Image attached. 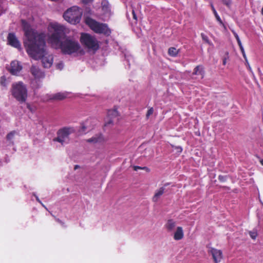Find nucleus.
<instances>
[{
	"instance_id": "1",
	"label": "nucleus",
	"mask_w": 263,
	"mask_h": 263,
	"mask_svg": "<svg viewBox=\"0 0 263 263\" xmlns=\"http://www.w3.org/2000/svg\"><path fill=\"white\" fill-rule=\"evenodd\" d=\"M21 23L26 39L24 47L28 55L35 60L41 59L44 68H50L53 63L52 55L45 56V34L39 33L32 29L30 25L24 20Z\"/></svg>"
},
{
	"instance_id": "2",
	"label": "nucleus",
	"mask_w": 263,
	"mask_h": 263,
	"mask_svg": "<svg viewBox=\"0 0 263 263\" xmlns=\"http://www.w3.org/2000/svg\"><path fill=\"white\" fill-rule=\"evenodd\" d=\"M54 32L50 35L48 42L55 49H60L62 53L70 55L77 52L80 48L79 43L69 37L66 38L65 27L58 24H53Z\"/></svg>"
},
{
	"instance_id": "3",
	"label": "nucleus",
	"mask_w": 263,
	"mask_h": 263,
	"mask_svg": "<svg viewBox=\"0 0 263 263\" xmlns=\"http://www.w3.org/2000/svg\"><path fill=\"white\" fill-rule=\"evenodd\" d=\"M11 92L12 96L21 103L25 102L27 98V87L22 82L13 83L11 86Z\"/></svg>"
},
{
	"instance_id": "4",
	"label": "nucleus",
	"mask_w": 263,
	"mask_h": 263,
	"mask_svg": "<svg viewBox=\"0 0 263 263\" xmlns=\"http://www.w3.org/2000/svg\"><path fill=\"white\" fill-rule=\"evenodd\" d=\"M82 15V10L79 7L73 6L64 13L63 17L68 23L76 24L80 22Z\"/></svg>"
},
{
	"instance_id": "5",
	"label": "nucleus",
	"mask_w": 263,
	"mask_h": 263,
	"mask_svg": "<svg viewBox=\"0 0 263 263\" xmlns=\"http://www.w3.org/2000/svg\"><path fill=\"white\" fill-rule=\"evenodd\" d=\"M86 22L91 29L97 33L106 35H109L111 33L110 29L106 24L99 23L90 18H88Z\"/></svg>"
},
{
	"instance_id": "6",
	"label": "nucleus",
	"mask_w": 263,
	"mask_h": 263,
	"mask_svg": "<svg viewBox=\"0 0 263 263\" xmlns=\"http://www.w3.org/2000/svg\"><path fill=\"white\" fill-rule=\"evenodd\" d=\"M80 42L86 47L93 50L99 48V44L96 39L89 34L83 33L81 34Z\"/></svg>"
},
{
	"instance_id": "7",
	"label": "nucleus",
	"mask_w": 263,
	"mask_h": 263,
	"mask_svg": "<svg viewBox=\"0 0 263 263\" xmlns=\"http://www.w3.org/2000/svg\"><path fill=\"white\" fill-rule=\"evenodd\" d=\"M75 132V129L72 127H64L59 129L57 132V137L53 139L54 141H57L62 144L65 142V139L68 138L69 136Z\"/></svg>"
},
{
	"instance_id": "8",
	"label": "nucleus",
	"mask_w": 263,
	"mask_h": 263,
	"mask_svg": "<svg viewBox=\"0 0 263 263\" xmlns=\"http://www.w3.org/2000/svg\"><path fill=\"white\" fill-rule=\"evenodd\" d=\"M9 45L17 49L21 48V44L14 33H9L7 36Z\"/></svg>"
},
{
	"instance_id": "9",
	"label": "nucleus",
	"mask_w": 263,
	"mask_h": 263,
	"mask_svg": "<svg viewBox=\"0 0 263 263\" xmlns=\"http://www.w3.org/2000/svg\"><path fill=\"white\" fill-rule=\"evenodd\" d=\"M22 67L17 61H13L10 64L9 69L10 72L13 75H17L22 70Z\"/></svg>"
},
{
	"instance_id": "10",
	"label": "nucleus",
	"mask_w": 263,
	"mask_h": 263,
	"mask_svg": "<svg viewBox=\"0 0 263 263\" xmlns=\"http://www.w3.org/2000/svg\"><path fill=\"white\" fill-rule=\"evenodd\" d=\"M210 253L212 255L215 263H218L221 261L222 258V253L221 250L211 248Z\"/></svg>"
},
{
	"instance_id": "11",
	"label": "nucleus",
	"mask_w": 263,
	"mask_h": 263,
	"mask_svg": "<svg viewBox=\"0 0 263 263\" xmlns=\"http://www.w3.org/2000/svg\"><path fill=\"white\" fill-rule=\"evenodd\" d=\"M30 71L35 79L43 78L45 77L44 73L35 66H32L30 69Z\"/></svg>"
},
{
	"instance_id": "12",
	"label": "nucleus",
	"mask_w": 263,
	"mask_h": 263,
	"mask_svg": "<svg viewBox=\"0 0 263 263\" xmlns=\"http://www.w3.org/2000/svg\"><path fill=\"white\" fill-rule=\"evenodd\" d=\"M184 233L183 229L181 227H178L174 233V239L176 240H179L183 238Z\"/></svg>"
},
{
	"instance_id": "13",
	"label": "nucleus",
	"mask_w": 263,
	"mask_h": 263,
	"mask_svg": "<svg viewBox=\"0 0 263 263\" xmlns=\"http://www.w3.org/2000/svg\"><path fill=\"white\" fill-rule=\"evenodd\" d=\"M103 141V137L102 134L96 135L91 138L86 140V141L88 143H97L101 142Z\"/></svg>"
},
{
	"instance_id": "14",
	"label": "nucleus",
	"mask_w": 263,
	"mask_h": 263,
	"mask_svg": "<svg viewBox=\"0 0 263 263\" xmlns=\"http://www.w3.org/2000/svg\"><path fill=\"white\" fill-rule=\"evenodd\" d=\"M66 98V95L63 92H58L51 96L49 100H63Z\"/></svg>"
},
{
	"instance_id": "15",
	"label": "nucleus",
	"mask_w": 263,
	"mask_h": 263,
	"mask_svg": "<svg viewBox=\"0 0 263 263\" xmlns=\"http://www.w3.org/2000/svg\"><path fill=\"white\" fill-rule=\"evenodd\" d=\"M165 188L164 187H160L158 190L156 191L153 197L154 202H157L160 197L164 193Z\"/></svg>"
},
{
	"instance_id": "16",
	"label": "nucleus",
	"mask_w": 263,
	"mask_h": 263,
	"mask_svg": "<svg viewBox=\"0 0 263 263\" xmlns=\"http://www.w3.org/2000/svg\"><path fill=\"white\" fill-rule=\"evenodd\" d=\"M193 74L200 75L201 76V78H203L204 75V71L203 67L201 65L197 66L194 69Z\"/></svg>"
},
{
	"instance_id": "17",
	"label": "nucleus",
	"mask_w": 263,
	"mask_h": 263,
	"mask_svg": "<svg viewBox=\"0 0 263 263\" xmlns=\"http://www.w3.org/2000/svg\"><path fill=\"white\" fill-rule=\"evenodd\" d=\"M176 226V222L173 219L167 220L165 225V228L168 231H173Z\"/></svg>"
},
{
	"instance_id": "18",
	"label": "nucleus",
	"mask_w": 263,
	"mask_h": 263,
	"mask_svg": "<svg viewBox=\"0 0 263 263\" xmlns=\"http://www.w3.org/2000/svg\"><path fill=\"white\" fill-rule=\"evenodd\" d=\"M179 53V50L175 47H170L168 50V54L173 57H176Z\"/></svg>"
},
{
	"instance_id": "19",
	"label": "nucleus",
	"mask_w": 263,
	"mask_h": 263,
	"mask_svg": "<svg viewBox=\"0 0 263 263\" xmlns=\"http://www.w3.org/2000/svg\"><path fill=\"white\" fill-rule=\"evenodd\" d=\"M210 6L211 7V9H212V10L217 20V21L221 24H223V23H222V21L221 20V19L220 18V16H219V15L218 14L216 10H215L214 7V5L212 3H211L210 4Z\"/></svg>"
},
{
	"instance_id": "20",
	"label": "nucleus",
	"mask_w": 263,
	"mask_h": 263,
	"mask_svg": "<svg viewBox=\"0 0 263 263\" xmlns=\"http://www.w3.org/2000/svg\"><path fill=\"white\" fill-rule=\"evenodd\" d=\"M17 134V132L15 130L11 131L9 133H8L6 136V139L7 141H10V143L12 144H13V142L12 141L15 135Z\"/></svg>"
},
{
	"instance_id": "21",
	"label": "nucleus",
	"mask_w": 263,
	"mask_h": 263,
	"mask_svg": "<svg viewBox=\"0 0 263 263\" xmlns=\"http://www.w3.org/2000/svg\"><path fill=\"white\" fill-rule=\"evenodd\" d=\"M201 36L203 41H204L206 43H207L209 45H213L212 43L210 41L208 36L206 35L205 34H204L203 33H201Z\"/></svg>"
},
{
	"instance_id": "22",
	"label": "nucleus",
	"mask_w": 263,
	"mask_h": 263,
	"mask_svg": "<svg viewBox=\"0 0 263 263\" xmlns=\"http://www.w3.org/2000/svg\"><path fill=\"white\" fill-rule=\"evenodd\" d=\"M108 117H117L118 116V112L117 109L109 110L108 111Z\"/></svg>"
},
{
	"instance_id": "23",
	"label": "nucleus",
	"mask_w": 263,
	"mask_h": 263,
	"mask_svg": "<svg viewBox=\"0 0 263 263\" xmlns=\"http://www.w3.org/2000/svg\"><path fill=\"white\" fill-rule=\"evenodd\" d=\"M0 83L1 85L4 87L7 86V80L5 76H2L1 77Z\"/></svg>"
},
{
	"instance_id": "24",
	"label": "nucleus",
	"mask_w": 263,
	"mask_h": 263,
	"mask_svg": "<svg viewBox=\"0 0 263 263\" xmlns=\"http://www.w3.org/2000/svg\"><path fill=\"white\" fill-rule=\"evenodd\" d=\"M222 2L224 5H226L229 8L231 7L232 4L231 0H222Z\"/></svg>"
},
{
	"instance_id": "25",
	"label": "nucleus",
	"mask_w": 263,
	"mask_h": 263,
	"mask_svg": "<svg viewBox=\"0 0 263 263\" xmlns=\"http://www.w3.org/2000/svg\"><path fill=\"white\" fill-rule=\"evenodd\" d=\"M138 170H146L148 172H149V171H150L149 169L146 166L142 167H140L139 166H135L134 170L137 171Z\"/></svg>"
},
{
	"instance_id": "26",
	"label": "nucleus",
	"mask_w": 263,
	"mask_h": 263,
	"mask_svg": "<svg viewBox=\"0 0 263 263\" xmlns=\"http://www.w3.org/2000/svg\"><path fill=\"white\" fill-rule=\"evenodd\" d=\"M218 180H219V181H220L221 182H224L227 180V176H223V175H219Z\"/></svg>"
},
{
	"instance_id": "27",
	"label": "nucleus",
	"mask_w": 263,
	"mask_h": 263,
	"mask_svg": "<svg viewBox=\"0 0 263 263\" xmlns=\"http://www.w3.org/2000/svg\"><path fill=\"white\" fill-rule=\"evenodd\" d=\"M250 236L253 239H256L257 236V232L255 231H250L249 232Z\"/></svg>"
},
{
	"instance_id": "28",
	"label": "nucleus",
	"mask_w": 263,
	"mask_h": 263,
	"mask_svg": "<svg viewBox=\"0 0 263 263\" xmlns=\"http://www.w3.org/2000/svg\"><path fill=\"white\" fill-rule=\"evenodd\" d=\"M154 109L153 107L150 108L147 111L146 117L147 119L149 118V117L153 114Z\"/></svg>"
},
{
	"instance_id": "29",
	"label": "nucleus",
	"mask_w": 263,
	"mask_h": 263,
	"mask_svg": "<svg viewBox=\"0 0 263 263\" xmlns=\"http://www.w3.org/2000/svg\"><path fill=\"white\" fill-rule=\"evenodd\" d=\"M239 48H240V49L241 50V52L243 55V57L245 59H246V55L245 54V50L242 47V45H240V46H239Z\"/></svg>"
},
{
	"instance_id": "30",
	"label": "nucleus",
	"mask_w": 263,
	"mask_h": 263,
	"mask_svg": "<svg viewBox=\"0 0 263 263\" xmlns=\"http://www.w3.org/2000/svg\"><path fill=\"white\" fill-rule=\"evenodd\" d=\"M63 67H64V64H63V62H62L59 63L57 65V68L60 70L62 69L63 68Z\"/></svg>"
},
{
	"instance_id": "31",
	"label": "nucleus",
	"mask_w": 263,
	"mask_h": 263,
	"mask_svg": "<svg viewBox=\"0 0 263 263\" xmlns=\"http://www.w3.org/2000/svg\"><path fill=\"white\" fill-rule=\"evenodd\" d=\"M55 220L59 223L60 224H61L62 226H65V223L63 222L61 220H60L59 218H56L54 216H53Z\"/></svg>"
},
{
	"instance_id": "32",
	"label": "nucleus",
	"mask_w": 263,
	"mask_h": 263,
	"mask_svg": "<svg viewBox=\"0 0 263 263\" xmlns=\"http://www.w3.org/2000/svg\"><path fill=\"white\" fill-rule=\"evenodd\" d=\"M235 38H236V39L237 40V43H238V45L239 46L242 45V44L241 43L240 40L238 35L237 34H235Z\"/></svg>"
},
{
	"instance_id": "33",
	"label": "nucleus",
	"mask_w": 263,
	"mask_h": 263,
	"mask_svg": "<svg viewBox=\"0 0 263 263\" xmlns=\"http://www.w3.org/2000/svg\"><path fill=\"white\" fill-rule=\"evenodd\" d=\"M93 0H82L83 3L85 4H89L91 2H92Z\"/></svg>"
},
{
	"instance_id": "34",
	"label": "nucleus",
	"mask_w": 263,
	"mask_h": 263,
	"mask_svg": "<svg viewBox=\"0 0 263 263\" xmlns=\"http://www.w3.org/2000/svg\"><path fill=\"white\" fill-rule=\"evenodd\" d=\"M113 123V121L111 120H109L108 122H106L104 124L105 126H107L109 124H112Z\"/></svg>"
},
{
	"instance_id": "35",
	"label": "nucleus",
	"mask_w": 263,
	"mask_h": 263,
	"mask_svg": "<svg viewBox=\"0 0 263 263\" xmlns=\"http://www.w3.org/2000/svg\"><path fill=\"white\" fill-rule=\"evenodd\" d=\"M86 128H87V127L84 124H82V128H81L82 131L85 132Z\"/></svg>"
},
{
	"instance_id": "36",
	"label": "nucleus",
	"mask_w": 263,
	"mask_h": 263,
	"mask_svg": "<svg viewBox=\"0 0 263 263\" xmlns=\"http://www.w3.org/2000/svg\"><path fill=\"white\" fill-rule=\"evenodd\" d=\"M132 14H133V18L135 20H137V16H136V13L135 12V11L134 10H133V11H132Z\"/></svg>"
},
{
	"instance_id": "37",
	"label": "nucleus",
	"mask_w": 263,
	"mask_h": 263,
	"mask_svg": "<svg viewBox=\"0 0 263 263\" xmlns=\"http://www.w3.org/2000/svg\"><path fill=\"white\" fill-rule=\"evenodd\" d=\"M226 63H227V59L225 58L223 59L222 64L223 65H225L226 64Z\"/></svg>"
},
{
	"instance_id": "38",
	"label": "nucleus",
	"mask_w": 263,
	"mask_h": 263,
	"mask_svg": "<svg viewBox=\"0 0 263 263\" xmlns=\"http://www.w3.org/2000/svg\"><path fill=\"white\" fill-rule=\"evenodd\" d=\"M27 107L31 112H32V108H31L30 105L29 104H27Z\"/></svg>"
},
{
	"instance_id": "39",
	"label": "nucleus",
	"mask_w": 263,
	"mask_h": 263,
	"mask_svg": "<svg viewBox=\"0 0 263 263\" xmlns=\"http://www.w3.org/2000/svg\"><path fill=\"white\" fill-rule=\"evenodd\" d=\"M177 148L178 152H181L182 151V149L181 147H178Z\"/></svg>"
},
{
	"instance_id": "40",
	"label": "nucleus",
	"mask_w": 263,
	"mask_h": 263,
	"mask_svg": "<svg viewBox=\"0 0 263 263\" xmlns=\"http://www.w3.org/2000/svg\"><path fill=\"white\" fill-rule=\"evenodd\" d=\"M80 167V166L78 165H76L74 167V170H76L77 168H79Z\"/></svg>"
},
{
	"instance_id": "41",
	"label": "nucleus",
	"mask_w": 263,
	"mask_h": 263,
	"mask_svg": "<svg viewBox=\"0 0 263 263\" xmlns=\"http://www.w3.org/2000/svg\"><path fill=\"white\" fill-rule=\"evenodd\" d=\"M245 61H246V64L247 65V66H248L249 65V63H248V61L247 60V59L246 58V59H245Z\"/></svg>"
},
{
	"instance_id": "42",
	"label": "nucleus",
	"mask_w": 263,
	"mask_h": 263,
	"mask_svg": "<svg viewBox=\"0 0 263 263\" xmlns=\"http://www.w3.org/2000/svg\"><path fill=\"white\" fill-rule=\"evenodd\" d=\"M260 164L263 165V159H261L260 161Z\"/></svg>"
},
{
	"instance_id": "43",
	"label": "nucleus",
	"mask_w": 263,
	"mask_h": 263,
	"mask_svg": "<svg viewBox=\"0 0 263 263\" xmlns=\"http://www.w3.org/2000/svg\"><path fill=\"white\" fill-rule=\"evenodd\" d=\"M248 68L249 69V70L250 71H251V67H250V65H249V66H248Z\"/></svg>"
},
{
	"instance_id": "44",
	"label": "nucleus",
	"mask_w": 263,
	"mask_h": 263,
	"mask_svg": "<svg viewBox=\"0 0 263 263\" xmlns=\"http://www.w3.org/2000/svg\"><path fill=\"white\" fill-rule=\"evenodd\" d=\"M36 198L37 201H38L39 202L42 203L40 201V200H39V199L38 198V197H36Z\"/></svg>"
},
{
	"instance_id": "45",
	"label": "nucleus",
	"mask_w": 263,
	"mask_h": 263,
	"mask_svg": "<svg viewBox=\"0 0 263 263\" xmlns=\"http://www.w3.org/2000/svg\"><path fill=\"white\" fill-rule=\"evenodd\" d=\"M168 185V184H167V183H166V184H164V186H166V185Z\"/></svg>"
},
{
	"instance_id": "46",
	"label": "nucleus",
	"mask_w": 263,
	"mask_h": 263,
	"mask_svg": "<svg viewBox=\"0 0 263 263\" xmlns=\"http://www.w3.org/2000/svg\"><path fill=\"white\" fill-rule=\"evenodd\" d=\"M88 120H87L86 121V123H87L88 122Z\"/></svg>"
}]
</instances>
